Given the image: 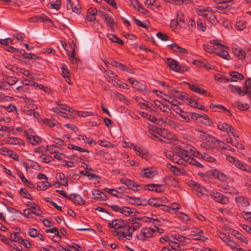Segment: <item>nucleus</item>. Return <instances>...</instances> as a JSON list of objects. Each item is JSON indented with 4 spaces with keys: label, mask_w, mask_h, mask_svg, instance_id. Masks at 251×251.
I'll return each instance as SVG.
<instances>
[{
    "label": "nucleus",
    "mask_w": 251,
    "mask_h": 251,
    "mask_svg": "<svg viewBox=\"0 0 251 251\" xmlns=\"http://www.w3.org/2000/svg\"><path fill=\"white\" fill-rule=\"evenodd\" d=\"M110 63L113 66L116 67L117 68H120L122 71H128V68L127 67L117 61L111 60L110 61Z\"/></svg>",
    "instance_id": "nucleus-25"
},
{
    "label": "nucleus",
    "mask_w": 251,
    "mask_h": 251,
    "mask_svg": "<svg viewBox=\"0 0 251 251\" xmlns=\"http://www.w3.org/2000/svg\"><path fill=\"white\" fill-rule=\"evenodd\" d=\"M166 166L168 169L172 171L176 175H178L181 173V169L180 168H178L176 166H173L170 163H167Z\"/></svg>",
    "instance_id": "nucleus-38"
},
{
    "label": "nucleus",
    "mask_w": 251,
    "mask_h": 251,
    "mask_svg": "<svg viewBox=\"0 0 251 251\" xmlns=\"http://www.w3.org/2000/svg\"><path fill=\"white\" fill-rule=\"evenodd\" d=\"M235 201L242 207H247L250 205L248 199L244 196H239L235 198Z\"/></svg>",
    "instance_id": "nucleus-15"
},
{
    "label": "nucleus",
    "mask_w": 251,
    "mask_h": 251,
    "mask_svg": "<svg viewBox=\"0 0 251 251\" xmlns=\"http://www.w3.org/2000/svg\"><path fill=\"white\" fill-rule=\"evenodd\" d=\"M42 121L44 124L47 125L50 127H52L55 125V123H54L50 119L43 118L42 119Z\"/></svg>",
    "instance_id": "nucleus-54"
},
{
    "label": "nucleus",
    "mask_w": 251,
    "mask_h": 251,
    "mask_svg": "<svg viewBox=\"0 0 251 251\" xmlns=\"http://www.w3.org/2000/svg\"><path fill=\"white\" fill-rule=\"evenodd\" d=\"M217 128L219 130L227 133H229L232 129L234 131L233 126L226 123L219 122L217 125Z\"/></svg>",
    "instance_id": "nucleus-11"
},
{
    "label": "nucleus",
    "mask_w": 251,
    "mask_h": 251,
    "mask_svg": "<svg viewBox=\"0 0 251 251\" xmlns=\"http://www.w3.org/2000/svg\"><path fill=\"white\" fill-rule=\"evenodd\" d=\"M126 201L133 205H141L142 204L141 199L139 198L127 197L126 198Z\"/></svg>",
    "instance_id": "nucleus-22"
},
{
    "label": "nucleus",
    "mask_w": 251,
    "mask_h": 251,
    "mask_svg": "<svg viewBox=\"0 0 251 251\" xmlns=\"http://www.w3.org/2000/svg\"><path fill=\"white\" fill-rule=\"evenodd\" d=\"M141 221V218H133V220L131 221V222H128L132 233L141 226V224L140 223Z\"/></svg>",
    "instance_id": "nucleus-10"
},
{
    "label": "nucleus",
    "mask_w": 251,
    "mask_h": 251,
    "mask_svg": "<svg viewBox=\"0 0 251 251\" xmlns=\"http://www.w3.org/2000/svg\"><path fill=\"white\" fill-rule=\"evenodd\" d=\"M179 93L180 94L177 95H175V97L181 100H186L187 101L189 100V98H188L187 94L183 92H181Z\"/></svg>",
    "instance_id": "nucleus-52"
},
{
    "label": "nucleus",
    "mask_w": 251,
    "mask_h": 251,
    "mask_svg": "<svg viewBox=\"0 0 251 251\" xmlns=\"http://www.w3.org/2000/svg\"><path fill=\"white\" fill-rule=\"evenodd\" d=\"M9 238L12 242H18L19 243L24 242V239L21 237L17 236L16 233H11L9 235Z\"/></svg>",
    "instance_id": "nucleus-34"
},
{
    "label": "nucleus",
    "mask_w": 251,
    "mask_h": 251,
    "mask_svg": "<svg viewBox=\"0 0 251 251\" xmlns=\"http://www.w3.org/2000/svg\"><path fill=\"white\" fill-rule=\"evenodd\" d=\"M40 158L42 159L43 162L46 163H49L53 160L50 155H46L44 154H42L40 156Z\"/></svg>",
    "instance_id": "nucleus-47"
},
{
    "label": "nucleus",
    "mask_w": 251,
    "mask_h": 251,
    "mask_svg": "<svg viewBox=\"0 0 251 251\" xmlns=\"http://www.w3.org/2000/svg\"><path fill=\"white\" fill-rule=\"evenodd\" d=\"M32 205L31 207V212L36 216H40L41 215L40 208L39 206L35 203H31Z\"/></svg>",
    "instance_id": "nucleus-32"
},
{
    "label": "nucleus",
    "mask_w": 251,
    "mask_h": 251,
    "mask_svg": "<svg viewBox=\"0 0 251 251\" xmlns=\"http://www.w3.org/2000/svg\"><path fill=\"white\" fill-rule=\"evenodd\" d=\"M203 160L209 162H214L216 161V159L212 156L208 155L207 153H203Z\"/></svg>",
    "instance_id": "nucleus-51"
},
{
    "label": "nucleus",
    "mask_w": 251,
    "mask_h": 251,
    "mask_svg": "<svg viewBox=\"0 0 251 251\" xmlns=\"http://www.w3.org/2000/svg\"><path fill=\"white\" fill-rule=\"evenodd\" d=\"M240 96H245L248 95L251 98V90H243L241 87H238L237 92Z\"/></svg>",
    "instance_id": "nucleus-39"
},
{
    "label": "nucleus",
    "mask_w": 251,
    "mask_h": 251,
    "mask_svg": "<svg viewBox=\"0 0 251 251\" xmlns=\"http://www.w3.org/2000/svg\"><path fill=\"white\" fill-rule=\"evenodd\" d=\"M207 141L209 142L212 143L214 145L218 146L219 147H222V144H224V142L223 141L219 140L217 138L210 135L208 136Z\"/></svg>",
    "instance_id": "nucleus-30"
},
{
    "label": "nucleus",
    "mask_w": 251,
    "mask_h": 251,
    "mask_svg": "<svg viewBox=\"0 0 251 251\" xmlns=\"http://www.w3.org/2000/svg\"><path fill=\"white\" fill-rule=\"evenodd\" d=\"M239 169L249 173H251V168L245 163L241 162L239 160V163H237L236 166Z\"/></svg>",
    "instance_id": "nucleus-29"
},
{
    "label": "nucleus",
    "mask_w": 251,
    "mask_h": 251,
    "mask_svg": "<svg viewBox=\"0 0 251 251\" xmlns=\"http://www.w3.org/2000/svg\"><path fill=\"white\" fill-rule=\"evenodd\" d=\"M210 107L211 108H218L219 109L223 110L224 111H226L227 112H228L229 114H230V112L229 110L227 109L224 106H223L222 105H221V104L216 105V104H213V103H211L210 105Z\"/></svg>",
    "instance_id": "nucleus-53"
},
{
    "label": "nucleus",
    "mask_w": 251,
    "mask_h": 251,
    "mask_svg": "<svg viewBox=\"0 0 251 251\" xmlns=\"http://www.w3.org/2000/svg\"><path fill=\"white\" fill-rule=\"evenodd\" d=\"M136 101L138 102L139 104H142L148 108H150L148 103H145L146 101L141 97H136L135 98Z\"/></svg>",
    "instance_id": "nucleus-60"
},
{
    "label": "nucleus",
    "mask_w": 251,
    "mask_h": 251,
    "mask_svg": "<svg viewBox=\"0 0 251 251\" xmlns=\"http://www.w3.org/2000/svg\"><path fill=\"white\" fill-rule=\"evenodd\" d=\"M4 80L10 86V85L15 84L18 81L19 79L16 77L7 76L5 77Z\"/></svg>",
    "instance_id": "nucleus-33"
},
{
    "label": "nucleus",
    "mask_w": 251,
    "mask_h": 251,
    "mask_svg": "<svg viewBox=\"0 0 251 251\" xmlns=\"http://www.w3.org/2000/svg\"><path fill=\"white\" fill-rule=\"evenodd\" d=\"M142 116L143 117L150 120L152 123L157 124V121H158V120L154 116H152L151 114H149L146 112H142Z\"/></svg>",
    "instance_id": "nucleus-40"
},
{
    "label": "nucleus",
    "mask_w": 251,
    "mask_h": 251,
    "mask_svg": "<svg viewBox=\"0 0 251 251\" xmlns=\"http://www.w3.org/2000/svg\"><path fill=\"white\" fill-rule=\"evenodd\" d=\"M38 16H39V21H41L42 22H43V23H45L46 21H49L51 23H52V21L50 20V19L49 17L47 16L46 15L41 14V15H38Z\"/></svg>",
    "instance_id": "nucleus-59"
},
{
    "label": "nucleus",
    "mask_w": 251,
    "mask_h": 251,
    "mask_svg": "<svg viewBox=\"0 0 251 251\" xmlns=\"http://www.w3.org/2000/svg\"><path fill=\"white\" fill-rule=\"evenodd\" d=\"M176 157L174 156L172 159V161L175 163L183 166H186L189 164L199 168H202L203 167L201 163L188 155L187 151L185 150L179 149L176 151Z\"/></svg>",
    "instance_id": "nucleus-1"
},
{
    "label": "nucleus",
    "mask_w": 251,
    "mask_h": 251,
    "mask_svg": "<svg viewBox=\"0 0 251 251\" xmlns=\"http://www.w3.org/2000/svg\"><path fill=\"white\" fill-rule=\"evenodd\" d=\"M196 11L199 15L201 16L206 19H208L212 12V10L209 7L206 9H197Z\"/></svg>",
    "instance_id": "nucleus-18"
},
{
    "label": "nucleus",
    "mask_w": 251,
    "mask_h": 251,
    "mask_svg": "<svg viewBox=\"0 0 251 251\" xmlns=\"http://www.w3.org/2000/svg\"><path fill=\"white\" fill-rule=\"evenodd\" d=\"M229 75L231 77L237 78L240 80H243L244 78V75L236 71L231 72H230Z\"/></svg>",
    "instance_id": "nucleus-42"
},
{
    "label": "nucleus",
    "mask_w": 251,
    "mask_h": 251,
    "mask_svg": "<svg viewBox=\"0 0 251 251\" xmlns=\"http://www.w3.org/2000/svg\"><path fill=\"white\" fill-rule=\"evenodd\" d=\"M113 223L115 229H120L121 228L123 227L127 223L122 219H115L112 221V224H113Z\"/></svg>",
    "instance_id": "nucleus-21"
},
{
    "label": "nucleus",
    "mask_w": 251,
    "mask_h": 251,
    "mask_svg": "<svg viewBox=\"0 0 251 251\" xmlns=\"http://www.w3.org/2000/svg\"><path fill=\"white\" fill-rule=\"evenodd\" d=\"M226 159L229 162L235 166H236L237 163H239V160L236 159L235 158L230 155H226Z\"/></svg>",
    "instance_id": "nucleus-49"
},
{
    "label": "nucleus",
    "mask_w": 251,
    "mask_h": 251,
    "mask_svg": "<svg viewBox=\"0 0 251 251\" xmlns=\"http://www.w3.org/2000/svg\"><path fill=\"white\" fill-rule=\"evenodd\" d=\"M170 2L175 4H187L192 3V0H171Z\"/></svg>",
    "instance_id": "nucleus-48"
},
{
    "label": "nucleus",
    "mask_w": 251,
    "mask_h": 251,
    "mask_svg": "<svg viewBox=\"0 0 251 251\" xmlns=\"http://www.w3.org/2000/svg\"><path fill=\"white\" fill-rule=\"evenodd\" d=\"M80 174L82 175L88 177L89 179H92L93 178H100V176L99 175L92 174L88 171L84 172L83 171H80Z\"/></svg>",
    "instance_id": "nucleus-36"
},
{
    "label": "nucleus",
    "mask_w": 251,
    "mask_h": 251,
    "mask_svg": "<svg viewBox=\"0 0 251 251\" xmlns=\"http://www.w3.org/2000/svg\"><path fill=\"white\" fill-rule=\"evenodd\" d=\"M116 229H115L114 230L111 231L112 234L114 236H117L119 240H123V236L124 235V232H120V230L118 231Z\"/></svg>",
    "instance_id": "nucleus-56"
},
{
    "label": "nucleus",
    "mask_w": 251,
    "mask_h": 251,
    "mask_svg": "<svg viewBox=\"0 0 251 251\" xmlns=\"http://www.w3.org/2000/svg\"><path fill=\"white\" fill-rule=\"evenodd\" d=\"M58 105L59 106L60 109H63L65 111H68L69 112L73 113L75 110L73 108L68 107L67 105L64 104H59L58 102L57 103Z\"/></svg>",
    "instance_id": "nucleus-55"
},
{
    "label": "nucleus",
    "mask_w": 251,
    "mask_h": 251,
    "mask_svg": "<svg viewBox=\"0 0 251 251\" xmlns=\"http://www.w3.org/2000/svg\"><path fill=\"white\" fill-rule=\"evenodd\" d=\"M41 185H39L38 187L41 190H45L48 188L52 186V184L49 183L48 180H45V181L40 182Z\"/></svg>",
    "instance_id": "nucleus-37"
},
{
    "label": "nucleus",
    "mask_w": 251,
    "mask_h": 251,
    "mask_svg": "<svg viewBox=\"0 0 251 251\" xmlns=\"http://www.w3.org/2000/svg\"><path fill=\"white\" fill-rule=\"evenodd\" d=\"M58 147L56 145H47V150L48 151H50L51 154H54L57 153V149H58Z\"/></svg>",
    "instance_id": "nucleus-43"
},
{
    "label": "nucleus",
    "mask_w": 251,
    "mask_h": 251,
    "mask_svg": "<svg viewBox=\"0 0 251 251\" xmlns=\"http://www.w3.org/2000/svg\"><path fill=\"white\" fill-rule=\"evenodd\" d=\"M104 73V76L109 82L111 81L112 79L117 78V75L115 74L111 70H105Z\"/></svg>",
    "instance_id": "nucleus-27"
},
{
    "label": "nucleus",
    "mask_w": 251,
    "mask_h": 251,
    "mask_svg": "<svg viewBox=\"0 0 251 251\" xmlns=\"http://www.w3.org/2000/svg\"><path fill=\"white\" fill-rule=\"evenodd\" d=\"M19 194L23 196V197L30 200H33V199L31 196L30 194L28 192V191L25 188H21L19 190Z\"/></svg>",
    "instance_id": "nucleus-35"
},
{
    "label": "nucleus",
    "mask_w": 251,
    "mask_h": 251,
    "mask_svg": "<svg viewBox=\"0 0 251 251\" xmlns=\"http://www.w3.org/2000/svg\"><path fill=\"white\" fill-rule=\"evenodd\" d=\"M42 142V139L39 136H33L31 140V143L33 145H38Z\"/></svg>",
    "instance_id": "nucleus-58"
},
{
    "label": "nucleus",
    "mask_w": 251,
    "mask_h": 251,
    "mask_svg": "<svg viewBox=\"0 0 251 251\" xmlns=\"http://www.w3.org/2000/svg\"><path fill=\"white\" fill-rule=\"evenodd\" d=\"M132 85L133 87L137 91H142L143 90H146L145 86L136 80H134L132 82Z\"/></svg>",
    "instance_id": "nucleus-23"
},
{
    "label": "nucleus",
    "mask_w": 251,
    "mask_h": 251,
    "mask_svg": "<svg viewBox=\"0 0 251 251\" xmlns=\"http://www.w3.org/2000/svg\"><path fill=\"white\" fill-rule=\"evenodd\" d=\"M233 106L241 110H247L249 109L250 105L248 103H243L239 101L235 102L233 104Z\"/></svg>",
    "instance_id": "nucleus-28"
},
{
    "label": "nucleus",
    "mask_w": 251,
    "mask_h": 251,
    "mask_svg": "<svg viewBox=\"0 0 251 251\" xmlns=\"http://www.w3.org/2000/svg\"><path fill=\"white\" fill-rule=\"evenodd\" d=\"M56 177L57 178H58V179L59 180L64 181L63 182L60 183V184L65 186H68V181L67 180L64 181V178L65 177V176L64 174L61 173H58L56 174Z\"/></svg>",
    "instance_id": "nucleus-46"
},
{
    "label": "nucleus",
    "mask_w": 251,
    "mask_h": 251,
    "mask_svg": "<svg viewBox=\"0 0 251 251\" xmlns=\"http://www.w3.org/2000/svg\"><path fill=\"white\" fill-rule=\"evenodd\" d=\"M156 36L162 41H167L169 39L168 35L162 32H158L156 34Z\"/></svg>",
    "instance_id": "nucleus-61"
},
{
    "label": "nucleus",
    "mask_w": 251,
    "mask_h": 251,
    "mask_svg": "<svg viewBox=\"0 0 251 251\" xmlns=\"http://www.w3.org/2000/svg\"><path fill=\"white\" fill-rule=\"evenodd\" d=\"M130 2L133 7L140 13L146 14L148 12V10L143 7L138 0H131Z\"/></svg>",
    "instance_id": "nucleus-13"
},
{
    "label": "nucleus",
    "mask_w": 251,
    "mask_h": 251,
    "mask_svg": "<svg viewBox=\"0 0 251 251\" xmlns=\"http://www.w3.org/2000/svg\"><path fill=\"white\" fill-rule=\"evenodd\" d=\"M232 49L233 53L238 58V59L241 60L245 59L246 54L245 51L243 50L242 49H239L235 47H233Z\"/></svg>",
    "instance_id": "nucleus-12"
},
{
    "label": "nucleus",
    "mask_w": 251,
    "mask_h": 251,
    "mask_svg": "<svg viewBox=\"0 0 251 251\" xmlns=\"http://www.w3.org/2000/svg\"><path fill=\"white\" fill-rule=\"evenodd\" d=\"M171 237H172V238L173 239H175V240H176L181 242H185V240L187 239V238L184 236L178 234L172 235H171Z\"/></svg>",
    "instance_id": "nucleus-57"
},
{
    "label": "nucleus",
    "mask_w": 251,
    "mask_h": 251,
    "mask_svg": "<svg viewBox=\"0 0 251 251\" xmlns=\"http://www.w3.org/2000/svg\"><path fill=\"white\" fill-rule=\"evenodd\" d=\"M236 28L239 30H243L246 27V23L245 21H238L235 25Z\"/></svg>",
    "instance_id": "nucleus-45"
},
{
    "label": "nucleus",
    "mask_w": 251,
    "mask_h": 251,
    "mask_svg": "<svg viewBox=\"0 0 251 251\" xmlns=\"http://www.w3.org/2000/svg\"><path fill=\"white\" fill-rule=\"evenodd\" d=\"M69 200L72 201L74 204L79 205H84L86 203L79 195L76 194H71L69 195Z\"/></svg>",
    "instance_id": "nucleus-8"
},
{
    "label": "nucleus",
    "mask_w": 251,
    "mask_h": 251,
    "mask_svg": "<svg viewBox=\"0 0 251 251\" xmlns=\"http://www.w3.org/2000/svg\"><path fill=\"white\" fill-rule=\"evenodd\" d=\"M137 211L134 208H131L129 207H121L120 213L124 214L126 216H131L132 214L135 213Z\"/></svg>",
    "instance_id": "nucleus-20"
},
{
    "label": "nucleus",
    "mask_w": 251,
    "mask_h": 251,
    "mask_svg": "<svg viewBox=\"0 0 251 251\" xmlns=\"http://www.w3.org/2000/svg\"><path fill=\"white\" fill-rule=\"evenodd\" d=\"M120 232H124V235L123 236V240H130L132 239V233L131 230V227L128 223L125 224L123 227L120 229Z\"/></svg>",
    "instance_id": "nucleus-5"
},
{
    "label": "nucleus",
    "mask_w": 251,
    "mask_h": 251,
    "mask_svg": "<svg viewBox=\"0 0 251 251\" xmlns=\"http://www.w3.org/2000/svg\"><path fill=\"white\" fill-rule=\"evenodd\" d=\"M94 199H99L102 201H105L107 199L106 195L100 190L95 189L92 191Z\"/></svg>",
    "instance_id": "nucleus-19"
},
{
    "label": "nucleus",
    "mask_w": 251,
    "mask_h": 251,
    "mask_svg": "<svg viewBox=\"0 0 251 251\" xmlns=\"http://www.w3.org/2000/svg\"><path fill=\"white\" fill-rule=\"evenodd\" d=\"M7 144H12V145H23V141L20 138L16 137H8L3 139Z\"/></svg>",
    "instance_id": "nucleus-14"
},
{
    "label": "nucleus",
    "mask_w": 251,
    "mask_h": 251,
    "mask_svg": "<svg viewBox=\"0 0 251 251\" xmlns=\"http://www.w3.org/2000/svg\"><path fill=\"white\" fill-rule=\"evenodd\" d=\"M198 27L202 31H204L206 29V25L204 23H202L201 20H199L197 22Z\"/></svg>",
    "instance_id": "nucleus-64"
},
{
    "label": "nucleus",
    "mask_w": 251,
    "mask_h": 251,
    "mask_svg": "<svg viewBox=\"0 0 251 251\" xmlns=\"http://www.w3.org/2000/svg\"><path fill=\"white\" fill-rule=\"evenodd\" d=\"M155 232L156 230L151 227H145L141 230L140 234L137 235L136 237L139 240L144 242L147 239L152 237Z\"/></svg>",
    "instance_id": "nucleus-2"
},
{
    "label": "nucleus",
    "mask_w": 251,
    "mask_h": 251,
    "mask_svg": "<svg viewBox=\"0 0 251 251\" xmlns=\"http://www.w3.org/2000/svg\"><path fill=\"white\" fill-rule=\"evenodd\" d=\"M28 235L32 237H37L39 236L40 232L37 229L31 228L28 230Z\"/></svg>",
    "instance_id": "nucleus-41"
},
{
    "label": "nucleus",
    "mask_w": 251,
    "mask_h": 251,
    "mask_svg": "<svg viewBox=\"0 0 251 251\" xmlns=\"http://www.w3.org/2000/svg\"><path fill=\"white\" fill-rule=\"evenodd\" d=\"M217 50L215 51V54L220 56L224 59L229 60V55L228 51L226 50L227 47L225 45H220V48H216Z\"/></svg>",
    "instance_id": "nucleus-6"
},
{
    "label": "nucleus",
    "mask_w": 251,
    "mask_h": 251,
    "mask_svg": "<svg viewBox=\"0 0 251 251\" xmlns=\"http://www.w3.org/2000/svg\"><path fill=\"white\" fill-rule=\"evenodd\" d=\"M98 13L97 9L95 7H90L88 9L86 19L89 22L96 20V16Z\"/></svg>",
    "instance_id": "nucleus-9"
},
{
    "label": "nucleus",
    "mask_w": 251,
    "mask_h": 251,
    "mask_svg": "<svg viewBox=\"0 0 251 251\" xmlns=\"http://www.w3.org/2000/svg\"><path fill=\"white\" fill-rule=\"evenodd\" d=\"M209 196L218 203L226 204L229 201L228 198L227 197L223 195L218 192H211L209 194Z\"/></svg>",
    "instance_id": "nucleus-3"
},
{
    "label": "nucleus",
    "mask_w": 251,
    "mask_h": 251,
    "mask_svg": "<svg viewBox=\"0 0 251 251\" xmlns=\"http://www.w3.org/2000/svg\"><path fill=\"white\" fill-rule=\"evenodd\" d=\"M120 181L123 183L125 184L128 189L134 191H138L140 190V187H141L140 185H136L135 183L130 179L121 178Z\"/></svg>",
    "instance_id": "nucleus-7"
},
{
    "label": "nucleus",
    "mask_w": 251,
    "mask_h": 251,
    "mask_svg": "<svg viewBox=\"0 0 251 251\" xmlns=\"http://www.w3.org/2000/svg\"><path fill=\"white\" fill-rule=\"evenodd\" d=\"M186 84L188 85L191 90L196 92V93L201 94L206 93V91L204 89L201 88L195 84H191L188 82H186Z\"/></svg>",
    "instance_id": "nucleus-17"
},
{
    "label": "nucleus",
    "mask_w": 251,
    "mask_h": 251,
    "mask_svg": "<svg viewBox=\"0 0 251 251\" xmlns=\"http://www.w3.org/2000/svg\"><path fill=\"white\" fill-rule=\"evenodd\" d=\"M45 232L46 233L50 232L54 233L55 236H57L58 237H59V239L61 238V236L59 235L58 229L56 227H53L52 228L46 229Z\"/></svg>",
    "instance_id": "nucleus-50"
},
{
    "label": "nucleus",
    "mask_w": 251,
    "mask_h": 251,
    "mask_svg": "<svg viewBox=\"0 0 251 251\" xmlns=\"http://www.w3.org/2000/svg\"><path fill=\"white\" fill-rule=\"evenodd\" d=\"M143 177L151 178L158 175L156 169L153 167H149L144 169L140 173Z\"/></svg>",
    "instance_id": "nucleus-4"
},
{
    "label": "nucleus",
    "mask_w": 251,
    "mask_h": 251,
    "mask_svg": "<svg viewBox=\"0 0 251 251\" xmlns=\"http://www.w3.org/2000/svg\"><path fill=\"white\" fill-rule=\"evenodd\" d=\"M153 103L154 105L158 107L163 112L168 113L169 112L170 109L164 104L162 103L160 101L155 100Z\"/></svg>",
    "instance_id": "nucleus-24"
},
{
    "label": "nucleus",
    "mask_w": 251,
    "mask_h": 251,
    "mask_svg": "<svg viewBox=\"0 0 251 251\" xmlns=\"http://www.w3.org/2000/svg\"><path fill=\"white\" fill-rule=\"evenodd\" d=\"M104 20L107 25L110 27L111 29H113L115 26H117V25L114 22V19L110 15H108Z\"/></svg>",
    "instance_id": "nucleus-31"
},
{
    "label": "nucleus",
    "mask_w": 251,
    "mask_h": 251,
    "mask_svg": "<svg viewBox=\"0 0 251 251\" xmlns=\"http://www.w3.org/2000/svg\"><path fill=\"white\" fill-rule=\"evenodd\" d=\"M167 64L172 70L178 72L180 64L177 61L172 58H168Z\"/></svg>",
    "instance_id": "nucleus-16"
},
{
    "label": "nucleus",
    "mask_w": 251,
    "mask_h": 251,
    "mask_svg": "<svg viewBox=\"0 0 251 251\" xmlns=\"http://www.w3.org/2000/svg\"><path fill=\"white\" fill-rule=\"evenodd\" d=\"M10 88L9 85L7 84L6 81H0V90H8Z\"/></svg>",
    "instance_id": "nucleus-63"
},
{
    "label": "nucleus",
    "mask_w": 251,
    "mask_h": 251,
    "mask_svg": "<svg viewBox=\"0 0 251 251\" xmlns=\"http://www.w3.org/2000/svg\"><path fill=\"white\" fill-rule=\"evenodd\" d=\"M107 37L108 39L111 41L112 42L117 43L121 45H124L123 41L120 39L118 36H117L115 34H107Z\"/></svg>",
    "instance_id": "nucleus-26"
},
{
    "label": "nucleus",
    "mask_w": 251,
    "mask_h": 251,
    "mask_svg": "<svg viewBox=\"0 0 251 251\" xmlns=\"http://www.w3.org/2000/svg\"><path fill=\"white\" fill-rule=\"evenodd\" d=\"M203 49L206 51L210 53H215L216 50H217L216 48H212L211 45L208 44L203 45Z\"/></svg>",
    "instance_id": "nucleus-44"
},
{
    "label": "nucleus",
    "mask_w": 251,
    "mask_h": 251,
    "mask_svg": "<svg viewBox=\"0 0 251 251\" xmlns=\"http://www.w3.org/2000/svg\"><path fill=\"white\" fill-rule=\"evenodd\" d=\"M8 155L10 157H11L12 159H13L16 161L19 160V155L17 153L15 152L14 151H12L10 150L9 151H8Z\"/></svg>",
    "instance_id": "nucleus-62"
}]
</instances>
